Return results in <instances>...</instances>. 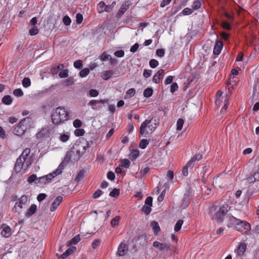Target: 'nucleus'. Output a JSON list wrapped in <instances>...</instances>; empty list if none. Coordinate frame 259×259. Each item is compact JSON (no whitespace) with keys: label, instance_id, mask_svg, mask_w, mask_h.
I'll return each instance as SVG.
<instances>
[{"label":"nucleus","instance_id":"obj_46","mask_svg":"<svg viewBox=\"0 0 259 259\" xmlns=\"http://www.w3.org/2000/svg\"><path fill=\"white\" fill-rule=\"evenodd\" d=\"M188 167H190L191 168H192L193 167L192 165H188V162H187V164L185 165V166L183 167V168L182 169V173L184 176H187L188 175Z\"/></svg>","mask_w":259,"mask_h":259},{"label":"nucleus","instance_id":"obj_45","mask_svg":"<svg viewBox=\"0 0 259 259\" xmlns=\"http://www.w3.org/2000/svg\"><path fill=\"white\" fill-rule=\"evenodd\" d=\"M13 94L15 96L19 97L23 96L24 94L22 90L21 89H17L13 91Z\"/></svg>","mask_w":259,"mask_h":259},{"label":"nucleus","instance_id":"obj_50","mask_svg":"<svg viewBox=\"0 0 259 259\" xmlns=\"http://www.w3.org/2000/svg\"><path fill=\"white\" fill-rule=\"evenodd\" d=\"M101 240L99 239H95L92 244V246L93 249H96L100 245Z\"/></svg>","mask_w":259,"mask_h":259},{"label":"nucleus","instance_id":"obj_26","mask_svg":"<svg viewBox=\"0 0 259 259\" xmlns=\"http://www.w3.org/2000/svg\"><path fill=\"white\" fill-rule=\"evenodd\" d=\"M151 225L155 234H157L159 232L160 229L159 224L157 222L152 221Z\"/></svg>","mask_w":259,"mask_h":259},{"label":"nucleus","instance_id":"obj_6","mask_svg":"<svg viewBox=\"0 0 259 259\" xmlns=\"http://www.w3.org/2000/svg\"><path fill=\"white\" fill-rule=\"evenodd\" d=\"M193 196L192 190L190 188H188L186 193L184 194L183 198L182 200V202L181 207L183 209H186L189 205L191 198Z\"/></svg>","mask_w":259,"mask_h":259},{"label":"nucleus","instance_id":"obj_57","mask_svg":"<svg viewBox=\"0 0 259 259\" xmlns=\"http://www.w3.org/2000/svg\"><path fill=\"white\" fill-rule=\"evenodd\" d=\"M222 27L227 30H230L232 28L231 24L227 21H224L223 22Z\"/></svg>","mask_w":259,"mask_h":259},{"label":"nucleus","instance_id":"obj_9","mask_svg":"<svg viewBox=\"0 0 259 259\" xmlns=\"http://www.w3.org/2000/svg\"><path fill=\"white\" fill-rule=\"evenodd\" d=\"M108 102V99L99 100H92L88 103V105L89 106H90L92 109L96 110L98 108V105L107 103Z\"/></svg>","mask_w":259,"mask_h":259},{"label":"nucleus","instance_id":"obj_52","mask_svg":"<svg viewBox=\"0 0 259 259\" xmlns=\"http://www.w3.org/2000/svg\"><path fill=\"white\" fill-rule=\"evenodd\" d=\"M59 139L62 142H66L69 140V136L66 134H62L60 135Z\"/></svg>","mask_w":259,"mask_h":259},{"label":"nucleus","instance_id":"obj_60","mask_svg":"<svg viewBox=\"0 0 259 259\" xmlns=\"http://www.w3.org/2000/svg\"><path fill=\"white\" fill-rule=\"evenodd\" d=\"M164 54H165V50L163 49H157L156 51V55H157L158 56H159L160 57H163L164 55Z\"/></svg>","mask_w":259,"mask_h":259},{"label":"nucleus","instance_id":"obj_11","mask_svg":"<svg viewBox=\"0 0 259 259\" xmlns=\"http://www.w3.org/2000/svg\"><path fill=\"white\" fill-rule=\"evenodd\" d=\"M128 248V245L121 242L118 246L117 254L120 256L124 255L127 253Z\"/></svg>","mask_w":259,"mask_h":259},{"label":"nucleus","instance_id":"obj_18","mask_svg":"<svg viewBox=\"0 0 259 259\" xmlns=\"http://www.w3.org/2000/svg\"><path fill=\"white\" fill-rule=\"evenodd\" d=\"M68 162L69 161H65L64 158L63 161L59 164L58 168H57L55 170L52 172L54 176H55V177H56L58 175L61 174L62 170L64 168V165L66 164V163H68Z\"/></svg>","mask_w":259,"mask_h":259},{"label":"nucleus","instance_id":"obj_37","mask_svg":"<svg viewBox=\"0 0 259 259\" xmlns=\"http://www.w3.org/2000/svg\"><path fill=\"white\" fill-rule=\"evenodd\" d=\"M22 85L25 88H28L31 85V81L29 78L24 77L22 80Z\"/></svg>","mask_w":259,"mask_h":259},{"label":"nucleus","instance_id":"obj_56","mask_svg":"<svg viewBox=\"0 0 259 259\" xmlns=\"http://www.w3.org/2000/svg\"><path fill=\"white\" fill-rule=\"evenodd\" d=\"M153 198L151 196H148L146 198L145 201V205H149L150 206H152Z\"/></svg>","mask_w":259,"mask_h":259},{"label":"nucleus","instance_id":"obj_2","mask_svg":"<svg viewBox=\"0 0 259 259\" xmlns=\"http://www.w3.org/2000/svg\"><path fill=\"white\" fill-rule=\"evenodd\" d=\"M69 117V114L64 108L58 107L51 113V119L53 124L58 125L67 121Z\"/></svg>","mask_w":259,"mask_h":259},{"label":"nucleus","instance_id":"obj_30","mask_svg":"<svg viewBox=\"0 0 259 259\" xmlns=\"http://www.w3.org/2000/svg\"><path fill=\"white\" fill-rule=\"evenodd\" d=\"M84 173H85V171L84 169H81L79 172L78 173V174L77 175L76 177V178H75V180L78 182H79L80 181H81V180H82L83 178H84Z\"/></svg>","mask_w":259,"mask_h":259},{"label":"nucleus","instance_id":"obj_63","mask_svg":"<svg viewBox=\"0 0 259 259\" xmlns=\"http://www.w3.org/2000/svg\"><path fill=\"white\" fill-rule=\"evenodd\" d=\"M152 73V71L151 70L145 69L143 72V76L145 78L149 77L151 75Z\"/></svg>","mask_w":259,"mask_h":259},{"label":"nucleus","instance_id":"obj_16","mask_svg":"<svg viewBox=\"0 0 259 259\" xmlns=\"http://www.w3.org/2000/svg\"><path fill=\"white\" fill-rule=\"evenodd\" d=\"M26 160H23V157L20 156L16 160L15 164V170L17 171H20L21 169L22 165L24 164Z\"/></svg>","mask_w":259,"mask_h":259},{"label":"nucleus","instance_id":"obj_24","mask_svg":"<svg viewBox=\"0 0 259 259\" xmlns=\"http://www.w3.org/2000/svg\"><path fill=\"white\" fill-rule=\"evenodd\" d=\"M80 238L79 235H76L72 239L68 242L67 245L68 246H70L73 244H76L80 241Z\"/></svg>","mask_w":259,"mask_h":259},{"label":"nucleus","instance_id":"obj_14","mask_svg":"<svg viewBox=\"0 0 259 259\" xmlns=\"http://www.w3.org/2000/svg\"><path fill=\"white\" fill-rule=\"evenodd\" d=\"M63 197L62 196H57L53 202L50 208V210L51 211H55L57 209L58 206L60 205V204L61 203Z\"/></svg>","mask_w":259,"mask_h":259},{"label":"nucleus","instance_id":"obj_8","mask_svg":"<svg viewBox=\"0 0 259 259\" xmlns=\"http://www.w3.org/2000/svg\"><path fill=\"white\" fill-rule=\"evenodd\" d=\"M54 177H55L52 172L50 173L46 176L38 178V181L36 182V183L44 185L50 183Z\"/></svg>","mask_w":259,"mask_h":259},{"label":"nucleus","instance_id":"obj_62","mask_svg":"<svg viewBox=\"0 0 259 259\" xmlns=\"http://www.w3.org/2000/svg\"><path fill=\"white\" fill-rule=\"evenodd\" d=\"M103 193V192L102 190L98 189L93 194V197L94 198H97L100 197Z\"/></svg>","mask_w":259,"mask_h":259},{"label":"nucleus","instance_id":"obj_64","mask_svg":"<svg viewBox=\"0 0 259 259\" xmlns=\"http://www.w3.org/2000/svg\"><path fill=\"white\" fill-rule=\"evenodd\" d=\"M76 20L77 24H80L83 20V16L80 13H77L76 15Z\"/></svg>","mask_w":259,"mask_h":259},{"label":"nucleus","instance_id":"obj_27","mask_svg":"<svg viewBox=\"0 0 259 259\" xmlns=\"http://www.w3.org/2000/svg\"><path fill=\"white\" fill-rule=\"evenodd\" d=\"M153 92V90L152 88H148L144 90L143 92V95L145 97L149 98L152 96Z\"/></svg>","mask_w":259,"mask_h":259},{"label":"nucleus","instance_id":"obj_48","mask_svg":"<svg viewBox=\"0 0 259 259\" xmlns=\"http://www.w3.org/2000/svg\"><path fill=\"white\" fill-rule=\"evenodd\" d=\"M74 66L75 68L80 69L82 67V61L81 60H76L74 62Z\"/></svg>","mask_w":259,"mask_h":259},{"label":"nucleus","instance_id":"obj_53","mask_svg":"<svg viewBox=\"0 0 259 259\" xmlns=\"http://www.w3.org/2000/svg\"><path fill=\"white\" fill-rule=\"evenodd\" d=\"M73 125L76 128H79L82 125V122L80 120L76 119L73 121Z\"/></svg>","mask_w":259,"mask_h":259},{"label":"nucleus","instance_id":"obj_1","mask_svg":"<svg viewBox=\"0 0 259 259\" xmlns=\"http://www.w3.org/2000/svg\"><path fill=\"white\" fill-rule=\"evenodd\" d=\"M90 144L87 142V145H83L80 142L76 141L71 148L65 157V161H69L70 160L74 161L78 160L86 151L87 147L89 148Z\"/></svg>","mask_w":259,"mask_h":259},{"label":"nucleus","instance_id":"obj_61","mask_svg":"<svg viewBox=\"0 0 259 259\" xmlns=\"http://www.w3.org/2000/svg\"><path fill=\"white\" fill-rule=\"evenodd\" d=\"M27 196L24 195L19 199V203L25 204L27 202Z\"/></svg>","mask_w":259,"mask_h":259},{"label":"nucleus","instance_id":"obj_23","mask_svg":"<svg viewBox=\"0 0 259 259\" xmlns=\"http://www.w3.org/2000/svg\"><path fill=\"white\" fill-rule=\"evenodd\" d=\"M246 249V245L245 243H241L239 246L238 247V248L236 250L237 254L238 256H242L244 252L245 251Z\"/></svg>","mask_w":259,"mask_h":259},{"label":"nucleus","instance_id":"obj_36","mask_svg":"<svg viewBox=\"0 0 259 259\" xmlns=\"http://www.w3.org/2000/svg\"><path fill=\"white\" fill-rule=\"evenodd\" d=\"M90 73V70L88 68H85L79 72V76L81 77H84L87 76Z\"/></svg>","mask_w":259,"mask_h":259},{"label":"nucleus","instance_id":"obj_28","mask_svg":"<svg viewBox=\"0 0 259 259\" xmlns=\"http://www.w3.org/2000/svg\"><path fill=\"white\" fill-rule=\"evenodd\" d=\"M105 2H103V1L100 2L98 4V5L97 6V7L98 12L99 13H101L104 12V9L105 8Z\"/></svg>","mask_w":259,"mask_h":259},{"label":"nucleus","instance_id":"obj_43","mask_svg":"<svg viewBox=\"0 0 259 259\" xmlns=\"http://www.w3.org/2000/svg\"><path fill=\"white\" fill-rule=\"evenodd\" d=\"M39 30L36 26H33L32 27L29 31L30 35L33 36L35 35L38 33Z\"/></svg>","mask_w":259,"mask_h":259},{"label":"nucleus","instance_id":"obj_59","mask_svg":"<svg viewBox=\"0 0 259 259\" xmlns=\"http://www.w3.org/2000/svg\"><path fill=\"white\" fill-rule=\"evenodd\" d=\"M114 55L117 57H123L124 56V51L120 50L116 51L114 53Z\"/></svg>","mask_w":259,"mask_h":259},{"label":"nucleus","instance_id":"obj_13","mask_svg":"<svg viewBox=\"0 0 259 259\" xmlns=\"http://www.w3.org/2000/svg\"><path fill=\"white\" fill-rule=\"evenodd\" d=\"M76 247L73 246L68 248L63 254L60 256L58 253H57L56 255L59 259H65L67 258L69 255L72 254L76 250Z\"/></svg>","mask_w":259,"mask_h":259},{"label":"nucleus","instance_id":"obj_33","mask_svg":"<svg viewBox=\"0 0 259 259\" xmlns=\"http://www.w3.org/2000/svg\"><path fill=\"white\" fill-rule=\"evenodd\" d=\"M126 96H128V97H125L124 98L125 99L130 98L133 97L135 95L136 90L134 88L130 89L126 91Z\"/></svg>","mask_w":259,"mask_h":259},{"label":"nucleus","instance_id":"obj_34","mask_svg":"<svg viewBox=\"0 0 259 259\" xmlns=\"http://www.w3.org/2000/svg\"><path fill=\"white\" fill-rule=\"evenodd\" d=\"M38 178H37L36 175L32 174L28 178L27 181L29 184H32L33 182L37 184L36 182L38 181Z\"/></svg>","mask_w":259,"mask_h":259},{"label":"nucleus","instance_id":"obj_22","mask_svg":"<svg viewBox=\"0 0 259 259\" xmlns=\"http://www.w3.org/2000/svg\"><path fill=\"white\" fill-rule=\"evenodd\" d=\"M11 229L8 226H5L1 231V235L5 238L10 237L11 235Z\"/></svg>","mask_w":259,"mask_h":259},{"label":"nucleus","instance_id":"obj_31","mask_svg":"<svg viewBox=\"0 0 259 259\" xmlns=\"http://www.w3.org/2000/svg\"><path fill=\"white\" fill-rule=\"evenodd\" d=\"M30 152V149L29 148H25L22 154L20 155L21 156L23 157V160H26L27 158V157L29 155Z\"/></svg>","mask_w":259,"mask_h":259},{"label":"nucleus","instance_id":"obj_10","mask_svg":"<svg viewBox=\"0 0 259 259\" xmlns=\"http://www.w3.org/2000/svg\"><path fill=\"white\" fill-rule=\"evenodd\" d=\"M131 3L130 1H126L123 3L121 6L119 11L116 14V17L120 18L125 12V11L130 8Z\"/></svg>","mask_w":259,"mask_h":259},{"label":"nucleus","instance_id":"obj_41","mask_svg":"<svg viewBox=\"0 0 259 259\" xmlns=\"http://www.w3.org/2000/svg\"><path fill=\"white\" fill-rule=\"evenodd\" d=\"M120 217L118 216H116L111 221V225L112 227H115L116 226L119 222Z\"/></svg>","mask_w":259,"mask_h":259},{"label":"nucleus","instance_id":"obj_38","mask_svg":"<svg viewBox=\"0 0 259 259\" xmlns=\"http://www.w3.org/2000/svg\"><path fill=\"white\" fill-rule=\"evenodd\" d=\"M149 144V141L147 139H142L139 144V147L141 149H145L146 148Z\"/></svg>","mask_w":259,"mask_h":259},{"label":"nucleus","instance_id":"obj_20","mask_svg":"<svg viewBox=\"0 0 259 259\" xmlns=\"http://www.w3.org/2000/svg\"><path fill=\"white\" fill-rule=\"evenodd\" d=\"M114 76V70H109L103 72L101 75L102 78L104 80H108L110 78Z\"/></svg>","mask_w":259,"mask_h":259},{"label":"nucleus","instance_id":"obj_7","mask_svg":"<svg viewBox=\"0 0 259 259\" xmlns=\"http://www.w3.org/2000/svg\"><path fill=\"white\" fill-rule=\"evenodd\" d=\"M26 121V118L22 119L18 123V125L16 126L13 130V133L14 135L18 136H22L27 129L26 126L24 124Z\"/></svg>","mask_w":259,"mask_h":259},{"label":"nucleus","instance_id":"obj_21","mask_svg":"<svg viewBox=\"0 0 259 259\" xmlns=\"http://www.w3.org/2000/svg\"><path fill=\"white\" fill-rule=\"evenodd\" d=\"M202 158V155L200 154H196L193 156L191 159L188 162V165H192L193 167L194 166V163L196 161L201 160Z\"/></svg>","mask_w":259,"mask_h":259},{"label":"nucleus","instance_id":"obj_4","mask_svg":"<svg viewBox=\"0 0 259 259\" xmlns=\"http://www.w3.org/2000/svg\"><path fill=\"white\" fill-rule=\"evenodd\" d=\"M231 207L227 204L221 206L218 211H217L213 215L212 219L216 220L218 222H222L224 220V218L226 213L230 210Z\"/></svg>","mask_w":259,"mask_h":259},{"label":"nucleus","instance_id":"obj_19","mask_svg":"<svg viewBox=\"0 0 259 259\" xmlns=\"http://www.w3.org/2000/svg\"><path fill=\"white\" fill-rule=\"evenodd\" d=\"M37 210V206L35 204H32L30 207L27 209L25 216L27 218L30 217L34 214Z\"/></svg>","mask_w":259,"mask_h":259},{"label":"nucleus","instance_id":"obj_17","mask_svg":"<svg viewBox=\"0 0 259 259\" xmlns=\"http://www.w3.org/2000/svg\"><path fill=\"white\" fill-rule=\"evenodd\" d=\"M164 72V70L163 69H160V70H159L153 77V81L155 83H159L160 79V76H163Z\"/></svg>","mask_w":259,"mask_h":259},{"label":"nucleus","instance_id":"obj_12","mask_svg":"<svg viewBox=\"0 0 259 259\" xmlns=\"http://www.w3.org/2000/svg\"><path fill=\"white\" fill-rule=\"evenodd\" d=\"M223 47V42L220 40L217 39L215 41L213 50V54L215 55H219L221 53Z\"/></svg>","mask_w":259,"mask_h":259},{"label":"nucleus","instance_id":"obj_47","mask_svg":"<svg viewBox=\"0 0 259 259\" xmlns=\"http://www.w3.org/2000/svg\"><path fill=\"white\" fill-rule=\"evenodd\" d=\"M159 64L158 61L155 59H151L149 61V65L152 68L156 67Z\"/></svg>","mask_w":259,"mask_h":259},{"label":"nucleus","instance_id":"obj_35","mask_svg":"<svg viewBox=\"0 0 259 259\" xmlns=\"http://www.w3.org/2000/svg\"><path fill=\"white\" fill-rule=\"evenodd\" d=\"M201 6V3L200 0H195L193 3L192 7L193 9L196 10L200 8Z\"/></svg>","mask_w":259,"mask_h":259},{"label":"nucleus","instance_id":"obj_58","mask_svg":"<svg viewBox=\"0 0 259 259\" xmlns=\"http://www.w3.org/2000/svg\"><path fill=\"white\" fill-rule=\"evenodd\" d=\"M193 12L192 9L189 8H186L182 11V14L184 15H188L191 14Z\"/></svg>","mask_w":259,"mask_h":259},{"label":"nucleus","instance_id":"obj_39","mask_svg":"<svg viewBox=\"0 0 259 259\" xmlns=\"http://www.w3.org/2000/svg\"><path fill=\"white\" fill-rule=\"evenodd\" d=\"M139 155V151L138 149H132L131 150V158L132 159H136Z\"/></svg>","mask_w":259,"mask_h":259},{"label":"nucleus","instance_id":"obj_15","mask_svg":"<svg viewBox=\"0 0 259 259\" xmlns=\"http://www.w3.org/2000/svg\"><path fill=\"white\" fill-rule=\"evenodd\" d=\"M153 246L159 249L160 250L164 249L169 250L170 248V245L168 244H162L158 241H155L153 244Z\"/></svg>","mask_w":259,"mask_h":259},{"label":"nucleus","instance_id":"obj_44","mask_svg":"<svg viewBox=\"0 0 259 259\" xmlns=\"http://www.w3.org/2000/svg\"><path fill=\"white\" fill-rule=\"evenodd\" d=\"M130 161L127 159H124L121 161V166L125 168H128L130 165Z\"/></svg>","mask_w":259,"mask_h":259},{"label":"nucleus","instance_id":"obj_25","mask_svg":"<svg viewBox=\"0 0 259 259\" xmlns=\"http://www.w3.org/2000/svg\"><path fill=\"white\" fill-rule=\"evenodd\" d=\"M2 102L7 105H10L12 103V99L10 95L5 96L2 99Z\"/></svg>","mask_w":259,"mask_h":259},{"label":"nucleus","instance_id":"obj_42","mask_svg":"<svg viewBox=\"0 0 259 259\" xmlns=\"http://www.w3.org/2000/svg\"><path fill=\"white\" fill-rule=\"evenodd\" d=\"M142 210L146 215H148L151 211V206L145 205L142 208Z\"/></svg>","mask_w":259,"mask_h":259},{"label":"nucleus","instance_id":"obj_54","mask_svg":"<svg viewBox=\"0 0 259 259\" xmlns=\"http://www.w3.org/2000/svg\"><path fill=\"white\" fill-rule=\"evenodd\" d=\"M84 133V130L82 128L76 129L74 132L75 136L77 137L83 136Z\"/></svg>","mask_w":259,"mask_h":259},{"label":"nucleus","instance_id":"obj_51","mask_svg":"<svg viewBox=\"0 0 259 259\" xmlns=\"http://www.w3.org/2000/svg\"><path fill=\"white\" fill-rule=\"evenodd\" d=\"M89 95L92 97H96L98 96L99 92L95 89H91L89 92Z\"/></svg>","mask_w":259,"mask_h":259},{"label":"nucleus","instance_id":"obj_32","mask_svg":"<svg viewBox=\"0 0 259 259\" xmlns=\"http://www.w3.org/2000/svg\"><path fill=\"white\" fill-rule=\"evenodd\" d=\"M120 193V190L119 189L114 188L112 190L111 192L109 193V196L112 197L116 198L117 197Z\"/></svg>","mask_w":259,"mask_h":259},{"label":"nucleus","instance_id":"obj_55","mask_svg":"<svg viewBox=\"0 0 259 259\" xmlns=\"http://www.w3.org/2000/svg\"><path fill=\"white\" fill-rule=\"evenodd\" d=\"M179 89L178 84L176 82H174L170 85V92L173 94L175 92L177 91Z\"/></svg>","mask_w":259,"mask_h":259},{"label":"nucleus","instance_id":"obj_40","mask_svg":"<svg viewBox=\"0 0 259 259\" xmlns=\"http://www.w3.org/2000/svg\"><path fill=\"white\" fill-rule=\"evenodd\" d=\"M184 121L182 118H179L177 122V130L181 131L182 129Z\"/></svg>","mask_w":259,"mask_h":259},{"label":"nucleus","instance_id":"obj_29","mask_svg":"<svg viewBox=\"0 0 259 259\" xmlns=\"http://www.w3.org/2000/svg\"><path fill=\"white\" fill-rule=\"evenodd\" d=\"M183 224V221L182 220H179L177 222L174 228V230L176 232H179Z\"/></svg>","mask_w":259,"mask_h":259},{"label":"nucleus","instance_id":"obj_5","mask_svg":"<svg viewBox=\"0 0 259 259\" xmlns=\"http://www.w3.org/2000/svg\"><path fill=\"white\" fill-rule=\"evenodd\" d=\"M230 220L236 224V228L240 232H243L244 230H249L250 229V225L246 221H242L239 219L232 216Z\"/></svg>","mask_w":259,"mask_h":259},{"label":"nucleus","instance_id":"obj_3","mask_svg":"<svg viewBox=\"0 0 259 259\" xmlns=\"http://www.w3.org/2000/svg\"><path fill=\"white\" fill-rule=\"evenodd\" d=\"M159 123L156 119L152 118L150 120H145L141 124L140 128V134L143 135L146 131V128L148 127L150 131H154L158 126Z\"/></svg>","mask_w":259,"mask_h":259},{"label":"nucleus","instance_id":"obj_49","mask_svg":"<svg viewBox=\"0 0 259 259\" xmlns=\"http://www.w3.org/2000/svg\"><path fill=\"white\" fill-rule=\"evenodd\" d=\"M63 22L66 26H68L71 22V20L68 16H65L63 18Z\"/></svg>","mask_w":259,"mask_h":259}]
</instances>
